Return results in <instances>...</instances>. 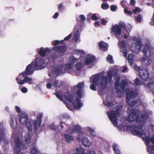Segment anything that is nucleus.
<instances>
[{"instance_id": "nucleus-15", "label": "nucleus", "mask_w": 154, "mask_h": 154, "mask_svg": "<svg viewBox=\"0 0 154 154\" xmlns=\"http://www.w3.org/2000/svg\"><path fill=\"white\" fill-rule=\"evenodd\" d=\"M149 117L148 115L146 113L141 114L137 119V122L144 123Z\"/></svg>"}, {"instance_id": "nucleus-18", "label": "nucleus", "mask_w": 154, "mask_h": 154, "mask_svg": "<svg viewBox=\"0 0 154 154\" xmlns=\"http://www.w3.org/2000/svg\"><path fill=\"white\" fill-rule=\"evenodd\" d=\"M25 82L28 83L29 84H32V79L31 78H29L28 76H26L24 78V80L22 81L21 82H20V83L21 85H23L25 84Z\"/></svg>"}, {"instance_id": "nucleus-35", "label": "nucleus", "mask_w": 154, "mask_h": 154, "mask_svg": "<svg viewBox=\"0 0 154 154\" xmlns=\"http://www.w3.org/2000/svg\"><path fill=\"white\" fill-rule=\"evenodd\" d=\"M79 59H80V58L79 59H77L74 56H72L70 57L69 58V61L70 63L73 64L75 62L78 61Z\"/></svg>"}, {"instance_id": "nucleus-30", "label": "nucleus", "mask_w": 154, "mask_h": 154, "mask_svg": "<svg viewBox=\"0 0 154 154\" xmlns=\"http://www.w3.org/2000/svg\"><path fill=\"white\" fill-rule=\"evenodd\" d=\"M128 84V82L125 80H122L120 85L121 89L122 90L124 91Z\"/></svg>"}, {"instance_id": "nucleus-7", "label": "nucleus", "mask_w": 154, "mask_h": 154, "mask_svg": "<svg viewBox=\"0 0 154 154\" xmlns=\"http://www.w3.org/2000/svg\"><path fill=\"white\" fill-rule=\"evenodd\" d=\"M154 51V48L147 44L144 46L143 48V53L146 57H149L151 56L152 53H153Z\"/></svg>"}, {"instance_id": "nucleus-61", "label": "nucleus", "mask_w": 154, "mask_h": 154, "mask_svg": "<svg viewBox=\"0 0 154 154\" xmlns=\"http://www.w3.org/2000/svg\"><path fill=\"white\" fill-rule=\"evenodd\" d=\"M63 123L64 124V123L63 122H60L58 126V128H60L61 129H62L63 128Z\"/></svg>"}, {"instance_id": "nucleus-64", "label": "nucleus", "mask_w": 154, "mask_h": 154, "mask_svg": "<svg viewBox=\"0 0 154 154\" xmlns=\"http://www.w3.org/2000/svg\"><path fill=\"white\" fill-rule=\"evenodd\" d=\"M59 84L58 81L55 80L54 81V82L53 84V86L55 88H57L58 86V85Z\"/></svg>"}, {"instance_id": "nucleus-23", "label": "nucleus", "mask_w": 154, "mask_h": 154, "mask_svg": "<svg viewBox=\"0 0 154 154\" xmlns=\"http://www.w3.org/2000/svg\"><path fill=\"white\" fill-rule=\"evenodd\" d=\"M126 95L127 100H130L135 96V93L134 91H129L126 93Z\"/></svg>"}, {"instance_id": "nucleus-3", "label": "nucleus", "mask_w": 154, "mask_h": 154, "mask_svg": "<svg viewBox=\"0 0 154 154\" xmlns=\"http://www.w3.org/2000/svg\"><path fill=\"white\" fill-rule=\"evenodd\" d=\"M115 109V110L108 112L107 114L109 120L112 123L115 125H116L118 124L117 122L118 116L119 115L120 111L119 106H116Z\"/></svg>"}, {"instance_id": "nucleus-32", "label": "nucleus", "mask_w": 154, "mask_h": 154, "mask_svg": "<svg viewBox=\"0 0 154 154\" xmlns=\"http://www.w3.org/2000/svg\"><path fill=\"white\" fill-rule=\"evenodd\" d=\"M99 46L100 49L103 50L104 51H106L107 50V47L105 44L100 42L99 44Z\"/></svg>"}, {"instance_id": "nucleus-28", "label": "nucleus", "mask_w": 154, "mask_h": 154, "mask_svg": "<svg viewBox=\"0 0 154 154\" xmlns=\"http://www.w3.org/2000/svg\"><path fill=\"white\" fill-rule=\"evenodd\" d=\"M128 63L131 66L134 63V56L132 54H129L128 55Z\"/></svg>"}, {"instance_id": "nucleus-5", "label": "nucleus", "mask_w": 154, "mask_h": 154, "mask_svg": "<svg viewBox=\"0 0 154 154\" xmlns=\"http://www.w3.org/2000/svg\"><path fill=\"white\" fill-rule=\"evenodd\" d=\"M140 67H137L136 69L139 71V75L141 79L144 82L147 81L149 79V74L148 71L144 69H140Z\"/></svg>"}, {"instance_id": "nucleus-53", "label": "nucleus", "mask_w": 154, "mask_h": 154, "mask_svg": "<svg viewBox=\"0 0 154 154\" xmlns=\"http://www.w3.org/2000/svg\"><path fill=\"white\" fill-rule=\"evenodd\" d=\"M79 36L77 33H75L74 35L73 39L75 42H76L78 41L79 39Z\"/></svg>"}, {"instance_id": "nucleus-45", "label": "nucleus", "mask_w": 154, "mask_h": 154, "mask_svg": "<svg viewBox=\"0 0 154 154\" xmlns=\"http://www.w3.org/2000/svg\"><path fill=\"white\" fill-rule=\"evenodd\" d=\"M118 25L121 27V29H123L125 30L126 29V25L124 23L121 22L119 23V25Z\"/></svg>"}, {"instance_id": "nucleus-57", "label": "nucleus", "mask_w": 154, "mask_h": 154, "mask_svg": "<svg viewBox=\"0 0 154 154\" xmlns=\"http://www.w3.org/2000/svg\"><path fill=\"white\" fill-rule=\"evenodd\" d=\"M117 95L119 97H121L123 95V93L122 91L119 89H118L117 92Z\"/></svg>"}, {"instance_id": "nucleus-36", "label": "nucleus", "mask_w": 154, "mask_h": 154, "mask_svg": "<svg viewBox=\"0 0 154 154\" xmlns=\"http://www.w3.org/2000/svg\"><path fill=\"white\" fill-rule=\"evenodd\" d=\"M76 94L77 96V98L79 99H81L82 97V90L81 89H79L76 91Z\"/></svg>"}, {"instance_id": "nucleus-63", "label": "nucleus", "mask_w": 154, "mask_h": 154, "mask_svg": "<svg viewBox=\"0 0 154 154\" xmlns=\"http://www.w3.org/2000/svg\"><path fill=\"white\" fill-rule=\"evenodd\" d=\"M90 89L94 91H95L96 90V87L94 85V84H91L90 86Z\"/></svg>"}, {"instance_id": "nucleus-47", "label": "nucleus", "mask_w": 154, "mask_h": 154, "mask_svg": "<svg viewBox=\"0 0 154 154\" xmlns=\"http://www.w3.org/2000/svg\"><path fill=\"white\" fill-rule=\"evenodd\" d=\"M144 125L143 123H141L137 125H136L135 127L141 130L144 127Z\"/></svg>"}, {"instance_id": "nucleus-43", "label": "nucleus", "mask_w": 154, "mask_h": 154, "mask_svg": "<svg viewBox=\"0 0 154 154\" xmlns=\"http://www.w3.org/2000/svg\"><path fill=\"white\" fill-rule=\"evenodd\" d=\"M30 151L32 154H38V149L35 146L30 149Z\"/></svg>"}, {"instance_id": "nucleus-20", "label": "nucleus", "mask_w": 154, "mask_h": 154, "mask_svg": "<svg viewBox=\"0 0 154 154\" xmlns=\"http://www.w3.org/2000/svg\"><path fill=\"white\" fill-rule=\"evenodd\" d=\"M72 63H69L66 64L65 66L63 65L61 67V69L59 68H57V71L59 73L62 72L61 69H63V68H65L66 70H69L72 68Z\"/></svg>"}, {"instance_id": "nucleus-13", "label": "nucleus", "mask_w": 154, "mask_h": 154, "mask_svg": "<svg viewBox=\"0 0 154 154\" xmlns=\"http://www.w3.org/2000/svg\"><path fill=\"white\" fill-rule=\"evenodd\" d=\"M132 40L136 42L135 48L138 51H140L143 46L140 40L137 38L136 37L134 36L132 38Z\"/></svg>"}, {"instance_id": "nucleus-42", "label": "nucleus", "mask_w": 154, "mask_h": 154, "mask_svg": "<svg viewBox=\"0 0 154 154\" xmlns=\"http://www.w3.org/2000/svg\"><path fill=\"white\" fill-rule=\"evenodd\" d=\"M106 60L107 61H109L111 64H112L114 62L112 59V57L110 55H108L106 58Z\"/></svg>"}, {"instance_id": "nucleus-62", "label": "nucleus", "mask_w": 154, "mask_h": 154, "mask_svg": "<svg viewBox=\"0 0 154 154\" xmlns=\"http://www.w3.org/2000/svg\"><path fill=\"white\" fill-rule=\"evenodd\" d=\"M53 131H55L57 130V128L55 126L52 125L49 127Z\"/></svg>"}, {"instance_id": "nucleus-14", "label": "nucleus", "mask_w": 154, "mask_h": 154, "mask_svg": "<svg viewBox=\"0 0 154 154\" xmlns=\"http://www.w3.org/2000/svg\"><path fill=\"white\" fill-rule=\"evenodd\" d=\"M131 132L133 135L137 136L140 137H142L143 135H146V133L143 129L142 131H139L136 129H131Z\"/></svg>"}, {"instance_id": "nucleus-21", "label": "nucleus", "mask_w": 154, "mask_h": 154, "mask_svg": "<svg viewBox=\"0 0 154 154\" xmlns=\"http://www.w3.org/2000/svg\"><path fill=\"white\" fill-rule=\"evenodd\" d=\"M72 131H76L77 133L79 134L78 136L80 135V137L83 136V131H82L81 127L77 125L75 126L74 128H72Z\"/></svg>"}, {"instance_id": "nucleus-12", "label": "nucleus", "mask_w": 154, "mask_h": 154, "mask_svg": "<svg viewBox=\"0 0 154 154\" xmlns=\"http://www.w3.org/2000/svg\"><path fill=\"white\" fill-rule=\"evenodd\" d=\"M2 140L4 142V145L3 146V148H5V146L7 145H8L9 144L8 140L5 138L3 132V129H0V143Z\"/></svg>"}, {"instance_id": "nucleus-60", "label": "nucleus", "mask_w": 154, "mask_h": 154, "mask_svg": "<svg viewBox=\"0 0 154 154\" xmlns=\"http://www.w3.org/2000/svg\"><path fill=\"white\" fill-rule=\"evenodd\" d=\"M100 22H101V24L102 25H105L107 23V21L105 20L104 19H102L101 20Z\"/></svg>"}, {"instance_id": "nucleus-4", "label": "nucleus", "mask_w": 154, "mask_h": 154, "mask_svg": "<svg viewBox=\"0 0 154 154\" xmlns=\"http://www.w3.org/2000/svg\"><path fill=\"white\" fill-rule=\"evenodd\" d=\"M14 143V150L15 152L14 154H24L23 152H21V150L22 148L25 146V145L19 137H17L16 139L15 140Z\"/></svg>"}, {"instance_id": "nucleus-1", "label": "nucleus", "mask_w": 154, "mask_h": 154, "mask_svg": "<svg viewBox=\"0 0 154 154\" xmlns=\"http://www.w3.org/2000/svg\"><path fill=\"white\" fill-rule=\"evenodd\" d=\"M112 73L110 71H109L107 76H101L97 74L92 76L90 78L92 82L96 85H100L102 89H104L106 87L108 83L111 82L112 78Z\"/></svg>"}, {"instance_id": "nucleus-55", "label": "nucleus", "mask_w": 154, "mask_h": 154, "mask_svg": "<svg viewBox=\"0 0 154 154\" xmlns=\"http://www.w3.org/2000/svg\"><path fill=\"white\" fill-rule=\"evenodd\" d=\"M60 41L58 40H56L53 41L52 42V45L55 46H57V45H58Z\"/></svg>"}, {"instance_id": "nucleus-52", "label": "nucleus", "mask_w": 154, "mask_h": 154, "mask_svg": "<svg viewBox=\"0 0 154 154\" xmlns=\"http://www.w3.org/2000/svg\"><path fill=\"white\" fill-rule=\"evenodd\" d=\"M117 9V7L114 5H112L110 6V9L112 11H115Z\"/></svg>"}, {"instance_id": "nucleus-24", "label": "nucleus", "mask_w": 154, "mask_h": 154, "mask_svg": "<svg viewBox=\"0 0 154 154\" xmlns=\"http://www.w3.org/2000/svg\"><path fill=\"white\" fill-rule=\"evenodd\" d=\"M80 99H79L78 98H76L75 100L77 104L76 105L74 103L73 104L74 108L76 109H79L82 106V104L81 102V100Z\"/></svg>"}, {"instance_id": "nucleus-16", "label": "nucleus", "mask_w": 154, "mask_h": 154, "mask_svg": "<svg viewBox=\"0 0 154 154\" xmlns=\"http://www.w3.org/2000/svg\"><path fill=\"white\" fill-rule=\"evenodd\" d=\"M50 50L48 48H41L39 50L38 53L42 57H45L47 52H49Z\"/></svg>"}, {"instance_id": "nucleus-2", "label": "nucleus", "mask_w": 154, "mask_h": 154, "mask_svg": "<svg viewBox=\"0 0 154 154\" xmlns=\"http://www.w3.org/2000/svg\"><path fill=\"white\" fill-rule=\"evenodd\" d=\"M39 62L41 63L40 64L37 62H32L27 66L25 70L23 72V75H25L26 76H28L32 75L33 73L34 69L36 70L42 69L43 68L44 61L40 60Z\"/></svg>"}, {"instance_id": "nucleus-59", "label": "nucleus", "mask_w": 154, "mask_h": 154, "mask_svg": "<svg viewBox=\"0 0 154 154\" xmlns=\"http://www.w3.org/2000/svg\"><path fill=\"white\" fill-rule=\"evenodd\" d=\"M21 91L23 93H26L28 91V90L25 87H23L21 89Z\"/></svg>"}, {"instance_id": "nucleus-56", "label": "nucleus", "mask_w": 154, "mask_h": 154, "mask_svg": "<svg viewBox=\"0 0 154 154\" xmlns=\"http://www.w3.org/2000/svg\"><path fill=\"white\" fill-rule=\"evenodd\" d=\"M59 57L58 55H55V54H53L51 55V58L52 60H56Z\"/></svg>"}, {"instance_id": "nucleus-11", "label": "nucleus", "mask_w": 154, "mask_h": 154, "mask_svg": "<svg viewBox=\"0 0 154 154\" xmlns=\"http://www.w3.org/2000/svg\"><path fill=\"white\" fill-rule=\"evenodd\" d=\"M82 136L80 137V136L77 138V140L79 142H82V145L85 147H89L91 145V143L89 140L86 137H82Z\"/></svg>"}, {"instance_id": "nucleus-37", "label": "nucleus", "mask_w": 154, "mask_h": 154, "mask_svg": "<svg viewBox=\"0 0 154 154\" xmlns=\"http://www.w3.org/2000/svg\"><path fill=\"white\" fill-rule=\"evenodd\" d=\"M127 103L128 105L131 106H134L137 103V100H134L133 101H130V100H127Z\"/></svg>"}, {"instance_id": "nucleus-10", "label": "nucleus", "mask_w": 154, "mask_h": 154, "mask_svg": "<svg viewBox=\"0 0 154 154\" xmlns=\"http://www.w3.org/2000/svg\"><path fill=\"white\" fill-rule=\"evenodd\" d=\"M67 49V47L65 45L55 46L53 48V49L54 51L62 55L64 54Z\"/></svg>"}, {"instance_id": "nucleus-8", "label": "nucleus", "mask_w": 154, "mask_h": 154, "mask_svg": "<svg viewBox=\"0 0 154 154\" xmlns=\"http://www.w3.org/2000/svg\"><path fill=\"white\" fill-rule=\"evenodd\" d=\"M43 116L42 113H40L37 118L38 120H34L33 121L34 125V130L35 133H36L38 127L41 126V124L42 123V119Z\"/></svg>"}, {"instance_id": "nucleus-34", "label": "nucleus", "mask_w": 154, "mask_h": 154, "mask_svg": "<svg viewBox=\"0 0 154 154\" xmlns=\"http://www.w3.org/2000/svg\"><path fill=\"white\" fill-rule=\"evenodd\" d=\"M103 103L104 105L107 106L108 107L112 106L114 105L112 101L108 102L106 100H105L103 101Z\"/></svg>"}, {"instance_id": "nucleus-46", "label": "nucleus", "mask_w": 154, "mask_h": 154, "mask_svg": "<svg viewBox=\"0 0 154 154\" xmlns=\"http://www.w3.org/2000/svg\"><path fill=\"white\" fill-rule=\"evenodd\" d=\"M56 97L58 98L61 101H63V99L62 97L60 95V93L58 92H56L54 94Z\"/></svg>"}, {"instance_id": "nucleus-19", "label": "nucleus", "mask_w": 154, "mask_h": 154, "mask_svg": "<svg viewBox=\"0 0 154 154\" xmlns=\"http://www.w3.org/2000/svg\"><path fill=\"white\" fill-rule=\"evenodd\" d=\"M95 59L94 56H87L85 58V64L86 65L90 64L94 61Z\"/></svg>"}, {"instance_id": "nucleus-38", "label": "nucleus", "mask_w": 154, "mask_h": 154, "mask_svg": "<svg viewBox=\"0 0 154 154\" xmlns=\"http://www.w3.org/2000/svg\"><path fill=\"white\" fill-rule=\"evenodd\" d=\"M25 124H26V126L27 127L28 130L30 131H32V126L31 122L27 121Z\"/></svg>"}, {"instance_id": "nucleus-9", "label": "nucleus", "mask_w": 154, "mask_h": 154, "mask_svg": "<svg viewBox=\"0 0 154 154\" xmlns=\"http://www.w3.org/2000/svg\"><path fill=\"white\" fill-rule=\"evenodd\" d=\"M137 110L134 109L131 110L130 115L127 118L128 121L131 122L136 120L137 122V119L139 117V115L137 114Z\"/></svg>"}, {"instance_id": "nucleus-17", "label": "nucleus", "mask_w": 154, "mask_h": 154, "mask_svg": "<svg viewBox=\"0 0 154 154\" xmlns=\"http://www.w3.org/2000/svg\"><path fill=\"white\" fill-rule=\"evenodd\" d=\"M28 120L27 116L25 114H23L20 116V120L21 124L24 125L26 123Z\"/></svg>"}, {"instance_id": "nucleus-29", "label": "nucleus", "mask_w": 154, "mask_h": 154, "mask_svg": "<svg viewBox=\"0 0 154 154\" xmlns=\"http://www.w3.org/2000/svg\"><path fill=\"white\" fill-rule=\"evenodd\" d=\"M64 137L66 139V141L68 143H69L71 141L73 140V137L70 135L65 134H64Z\"/></svg>"}, {"instance_id": "nucleus-25", "label": "nucleus", "mask_w": 154, "mask_h": 154, "mask_svg": "<svg viewBox=\"0 0 154 154\" xmlns=\"http://www.w3.org/2000/svg\"><path fill=\"white\" fill-rule=\"evenodd\" d=\"M65 99L68 102L71 103L72 102L73 97L68 92H66L64 95Z\"/></svg>"}, {"instance_id": "nucleus-41", "label": "nucleus", "mask_w": 154, "mask_h": 154, "mask_svg": "<svg viewBox=\"0 0 154 154\" xmlns=\"http://www.w3.org/2000/svg\"><path fill=\"white\" fill-rule=\"evenodd\" d=\"M58 11L60 12H61L63 11H64V6L62 5V4L60 3L58 5Z\"/></svg>"}, {"instance_id": "nucleus-26", "label": "nucleus", "mask_w": 154, "mask_h": 154, "mask_svg": "<svg viewBox=\"0 0 154 154\" xmlns=\"http://www.w3.org/2000/svg\"><path fill=\"white\" fill-rule=\"evenodd\" d=\"M75 150L76 154H87L85 152V149L82 148H77Z\"/></svg>"}, {"instance_id": "nucleus-44", "label": "nucleus", "mask_w": 154, "mask_h": 154, "mask_svg": "<svg viewBox=\"0 0 154 154\" xmlns=\"http://www.w3.org/2000/svg\"><path fill=\"white\" fill-rule=\"evenodd\" d=\"M101 7L103 9L106 10L109 8V5L106 3H102L101 5Z\"/></svg>"}, {"instance_id": "nucleus-48", "label": "nucleus", "mask_w": 154, "mask_h": 154, "mask_svg": "<svg viewBox=\"0 0 154 154\" xmlns=\"http://www.w3.org/2000/svg\"><path fill=\"white\" fill-rule=\"evenodd\" d=\"M75 68L77 70H79L82 67V63L81 62L77 63L75 65Z\"/></svg>"}, {"instance_id": "nucleus-40", "label": "nucleus", "mask_w": 154, "mask_h": 154, "mask_svg": "<svg viewBox=\"0 0 154 154\" xmlns=\"http://www.w3.org/2000/svg\"><path fill=\"white\" fill-rule=\"evenodd\" d=\"M84 82H79L76 85V87L79 89L83 88L84 86Z\"/></svg>"}, {"instance_id": "nucleus-58", "label": "nucleus", "mask_w": 154, "mask_h": 154, "mask_svg": "<svg viewBox=\"0 0 154 154\" xmlns=\"http://www.w3.org/2000/svg\"><path fill=\"white\" fill-rule=\"evenodd\" d=\"M124 13L128 14H132V12L131 11H128L127 8H125L124 10Z\"/></svg>"}, {"instance_id": "nucleus-50", "label": "nucleus", "mask_w": 154, "mask_h": 154, "mask_svg": "<svg viewBox=\"0 0 154 154\" xmlns=\"http://www.w3.org/2000/svg\"><path fill=\"white\" fill-rule=\"evenodd\" d=\"M142 16L141 14H139L137 15V16L136 18V21L138 22H140L142 20Z\"/></svg>"}, {"instance_id": "nucleus-33", "label": "nucleus", "mask_w": 154, "mask_h": 154, "mask_svg": "<svg viewBox=\"0 0 154 154\" xmlns=\"http://www.w3.org/2000/svg\"><path fill=\"white\" fill-rule=\"evenodd\" d=\"M147 151L149 154H154V145L148 146Z\"/></svg>"}, {"instance_id": "nucleus-39", "label": "nucleus", "mask_w": 154, "mask_h": 154, "mask_svg": "<svg viewBox=\"0 0 154 154\" xmlns=\"http://www.w3.org/2000/svg\"><path fill=\"white\" fill-rule=\"evenodd\" d=\"M119 45L120 46L121 48L124 49L126 47V42L125 40H122V42L119 43Z\"/></svg>"}, {"instance_id": "nucleus-49", "label": "nucleus", "mask_w": 154, "mask_h": 154, "mask_svg": "<svg viewBox=\"0 0 154 154\" xmlns=\"http://www.w3.org/2000/svg\"><path fill=\"white\" fill-rule=\"evenodd\" d=\"M91 18L93 20H96L99 19L96 14H92L91 15Z\"/></svg>"}, {"instance_id": "nucleus-22", "label": "nucleus", "mask_w": 154, "mask_h": 154, "mask_svg": "<svg viewBox=\"0 0 154 154\" xmlns=\"http://www.w3.org/2000/svg\"><path fill=\"white\" fill-rule=\"evenodd\" d=\"M26 75H23V72L20 73L18 75V77H17L16 78V80L17 83L20 85L21 84L20 83V82H21L22 81L24 80V78L26 77Z\"/></svg>"}, {"instance_id": "nucleus-31", "label": "nucleus", "mask_w": 154, "mask_h": 154, "mask_svg": "<svg viewBox=\"0 0 154 154\" xmlns=\"http://www.w3.org/2000/svg\"><path fill=\"white\" fill-rule=\"evenodd\" d=\"M112 147L115 154H120V151L118 148L117 145H116L115 143H114L112 146Z\"/></svg>"}, {"instance_id": "nucleus-6", "label": "nucleus", "mask_w": 154, "mask_h": 154, "mask_svg": "<svg viewBox=\"0 0 154 154\" xmlns=\"http://www.w3.org/2000/svg\"><path fill=\"white\" fill-rule=\"evenodd\" d=\"M121 27L118 25L115 24L112 26L111 29L110 33L112 35H114L118 39L120 38L119 35L121 33Z\"/></svg>"}, {"instance_id": "nucleus-51", "label": "nucleus", "mask_w": 154, "mask_h": 154, "mask_svg": "<svg viewBox=\"0 0 154 154\" xmlns=\"http://www.w3.org/2000/svg\"><path fill=\"white\" fill-rule=\"evenodd\" d=\"M134 83L137 85H141L142 83L140 80L137 78H136L134 82Z\"/></svg>"}, {"instance_id": "nucleus-27", "label": "nucleus", "mask_w": 154, "mask_h": 154, "mask_svg": "<svg viewBox=\"0 0 154 154\" xmlns=\"http://www.w3.org/2000/svg\"><path fill=\"white\" fill-rule=\"evenodd\" d=\"M150 137L151 135H148L145 137H143V140L145 141V143L147 146V148L148 146H149V144L150 142Z\"/></svg>"}, {"instance_id": "nucleus-54", "label": "nucleus", "mask_w": 154, "mask_h": 154, "mask_svg": "<svg viewBox=\"0 0 154 154\" xmlns=\"http://www.w3.org/2000/svg\"><path fill=\"white\" fill-rule=\"evenodd\" d=\"M78 17L80 19V20L81 21H84L85 20V17L83 15H80Z\"/></svg>"}]
</instances>
